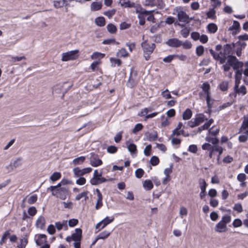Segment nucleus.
Listing matches in <instances>:
<instances>
[{
  "mask_svg": "<svg viewBox=\"0 0 248 248\" xmlns=\"http://www.w3.org/2000/svg\"><path fill=\"white\" fill-rule=\"evenodd\" d=\"M230 46L228 45L224 46L223 52L221 51L219 53H216L213 50L210 49V52L213 58L217 61H219L220 63L223 64L226 61L227 62L223 65V68L224 71H228L230 69L231 66H232L235 70H240L243 66V63L239 62L235 57L230 56Z\"/></svg>",
  "mask_w": 248,
  "mask_h": 248,
  "instance_id": "f257e3e1",
  "label": "nucleus"
},
{
  "mask_svg": "<svg viewBox=\"0 0 248 248\" xmlns=\"http://www.w3.org/2000/svg\"><path fill=\"white\" fill-rule=\"evenodd\" d=\"M223 212L227 213L222 216L221 219L216 225L215 231L219 233L225 232L228 231L227 224L230 223L232 220L231 216V210L222 208Z\"/></svg>",
  "mask_w": 248,
  "mask_h": 248,
  "instance_id": "f03ea898",
  "label": "nucleus"
},
{
  "mask_svg": "<svg viewBox=\"0 0 248 248\" xmlns=\"http://www.w3.org/2000/svg\"><path fill=\"white\" fill-rule=\"evenodd\" d=\"M62 183L63 181L58 183L57 186H50L48 188V189L51 191L53 196H56L62 200H64L66 199L68 189L66 186H62Z\"/></svg>",
  "mask_w": 248,
  "mask_h": 248,
  "instance_id": "7ed1b4c3",
  "label": "nucleus"
},
{
  "mask_svg": "<svg viewBox=\"0 0 248 248\" xmlns=\"http://www.w3.org/2000/svg\"><path fill=\"white\" fill-rule=\"evenodd\" d=\"M135 12L138 14V17L139 19V24L140 25H143L145 23V16L149 15L150 14L154 12L153 11H147L143 8L140 4H137L135 7Z\"/></svg>",
  "mask_w": 248,
  "mask_h": 248,
  "instance_id": "20e7f679",
  "label": "nucleus"
},
{
  "mask_svg": "<svg viewBox=\"0 0 248 248\" xmlns=\"http://www.w3.org/2000/svg\"><path fill=\"white\" fill-rule=\"evenodd\" d=\"M81 236V229L77 228L75 229V232L71 236H67L66 237V240L68 242L74 241V246L75 248H80Z\"/></svg>",
  "mask_w": 248,
  "mask_h": 248,
  "instance_id": "39448f33",
  "label": "nucleus"
},
{
  "mask_svg": "<svg viewBox=\"0 0 248 248\" xmlns=\"http://www.w3.org/2000/svg\"><path fill=\"white\" fill-rule=\"evenodd\" d=\"M202 91L200 93V96L201 98H205L207 106L209 108L212 104L210 98V86L207 82L203 83L202 86Z\"/></svg>",
  "mask_w": 248,
  "mask_h": 248,
  "instance_id": "423d86ee",
  "label": "nucleus"
},
{
  "mask_svg": "<svg viewBox=\"0 0 248 248\" xmlns=\"http://www.w3.org/2000/svg\"><path fill=\"white\" fill-rule=\"evenodd\" d=\"M141 46L143 50V55L145 60H148L155 47V44L149 43L147 40H145L141 44Z\"/></svg>",
  "mask_w": 248,
  "mask_h": 248,
  "instance_id": "0eeeda50",
  "label": "nucleus"
},
{
  "mask_svg": "<svg viewBox=\"0 0 248 248\" xmlns=\"http://www.w3.org/2000/svg\"><path fill=\"white\" fill-rule=\"evenodd\" d=\"M173 14L177 15L178 20L181 22L189 23L192 19L180 7H176L174 10Z\"/></svg>",
  "mask_w": 248,
  "mask_h": 248,
  "instance_id": "6e6552de",
  "label": "nucleus"
},
{
  "mask_svg": "<svg viewBox=\"0 0 248 248\" xmlns=\"http://www.w3.org/2000/svg\"><path fill=\"white\" fill-rule=\"evenodd\" d=\"M78 49H75L62 53L61 60L62 62H67L76 60L78 57Z\"/></svg>",
  "mask_w": 248,
  "mask_h": 248,
  "instance_id": "1a4fd4ad",
  "label": "nucleus"
},
{
  "mask_svg": "<svg viewBox=\"0 0 248 248\" xmlns=\"http://www.w3.org/2000/svg\"><path fill=\"white\" fill-rule=\"evenodd\" d=\"M144 5L146 6L157 7L158 8H163L165 4L162 0H145Z\"/></svg>",
  "mask_w": 248,
  "mask_h": 248,
  "instance_id": "9d476101",
  "label": "nucleus"
},
{
  "mask_svg": "<svg viewBox=\"0 0 248 248\" xmlns=\"http://www.w3.org/2000/svg\"><path fill=\"white\" fill-rule=\"evenodd\" d=\"M92 171V168L90 167L85 168L82 169L77 167L73 169V172L75 177H81L86 174L90 173Z\"/></svg>",
  "mask_w": 248,
  "mask_h": 248,
  "instance_id": "9b49d317",
  "label": "nucleus"
},
{
  "mask_svg": "<svg viewBox=\"0 0 248 248\" xmlns=\"http://www.w3.org/2000/svg\"><path fill=\"white\" fill-rule=\"evenodd\" d=\"M247 93V89L244 85L233 87V92L230 94L231 96L236 98L237 96H243Z\"/></svg>",
  "mask_w": 248,
  "mask_h": 248,
  "instance_id": "f8f14e48",
  "label": "nucleus"
},
{
  "mask_svg": "<svg viewBox=\"0 0 248 248\" xmlns=\"http://www.w3.org/2000/svg\"><path fill=\"white\" fill-rule=\"evenodd\" d=\"M114 220V217H107L106 218L103 219L102 220L98 222L95 226V229L98 230V231L104 228L108 224L111 223Z\"/></svg>",
  "mask_w": 248,
  "mask_h": 248,
  "instance_id": "ddd939ff",
  "label": "nucleus"
},
{
  "mask_svg": "<svg viewBox=\"0 0 248 248\" xmlns=\"http://www.w3.org/2000/svg\"><path fill=\"white\" fill-rule=\"evenodd\" d=\"M173 164H171L170 167L164 169L163 173L165 177L162 180V183L164 185L167 184L170 180V174L172 172Z\"/></svg>",
  "mask_w": 248,
  "mask_h": 248,
  "instance_id": "4468645a",
  "label": "nucleus"
},
{
  "mask_svg": "<svg viewBox=\"0 0 248 248\" xmlns=\"http://www.w3.org/2000/svg\"><path fill=\"white\" fill-rule=\"evenodd\" d=\"M102 161L99 158L97 155L91 154L90 157V163L93 167H97L102 164Z\"/></svg>",
  "mask_w": 248,
  "mask_h": 248,
  "instance_id": "2eb2a0df",
  "label": "nucleus"
},
{
  "mask_svg": "<svg viewBox=\"0 0 248 248\" xmlns=\"http://www.w3.org/2000/svg\"><path fill=\"white\" fill-rule=\"evenodd\" d=\"M34 239L37 246H43L46 244L47 237L45 234H37L35 235Z\"/></svg>",
  "mask_w": 248,
  "mask_h": 248,
  "instance_id": "dca6fc26",
  "label": "nucleus"
},
{
  "mask_svg": "<svg viewBox=\"0 0 248 248\" xmlns=\"http://www.w3.org/2000/svg\"><path fill=\"white\" fill-rule=\"evenodd\" d=\"M166 44L169 46L176 47L181 46L182 42L176 38H172L168 40Z\"/></svg>",
  "mask_w": 248,
  "mask_h": 248,
  "instance_id": "f3484780",
  "label": "nucleus"
},
{
  "mask_svg": "<svg viewBox=\"0 0 248 248\" xmlns=\"http://www.w3.org/2000/svg\"><path fill=\"white\" fill-rule=\"evenodd\" d=\"M215 152H217L218 153V157L221 155L223 152V149L222 147L219 146L218 145H215L212 148V150L210 152L209 154V156L210 158H212L213 155L215 154Z\"/></svg>",
  "mask_w": 248,
  "mask_h": 248,
  "instance_id": "a211bd4d",
  "label": "nucleus"
},
{
  "mask_svg": "<svg viewBox=\"0 0 248 248\" xmlns=\"http://www.w3.org/2000/svg\"><path fill=\"white\" fill-rule=\"evenodd\" d=\"M46 224V220L44 217H39L36 222V227L40 229H44Z\"/></svg>",
  "mask_w": 248,
  "mask_h": 248,
  "instance_id": "6ab92c4d",
  "label": "nucleus"
},
{
  "mask_svg": "<svg viewBox=\"0 0 248 248\" xmlns=\"http://www.w3.org/2000/svg\"><path fill=\"white\" fill-rule=\"evenodd\" d=\"M102 171L98 172L97 170H95L93 172V177L97 180L100 183H104L107 181V179L102 177Z\"/></svg>",
  "mask_w": 248,
  "mask_h": 248,
  "instance_id": "aec40b11",
  "label": "nucleus"
},
{
  "mask_svg": "<svg viewBox=\"0 0 248 248\" xmlns=\"http://www.w3.org/2000/svg\"><path fill=\"white\" fill-rule=\"evenodd\" d=\"M125 144L127 147L128 150L131 155L137 154V146L135 144L130 143L129 141H126Z\"/></svg>",
  "mask_w": 248,
  "mask_h": 248,
  "instance_id": "412c9836",
  "label": "nucleus"
},
{
  "mask_svg": "<svg viewBox=\"0 0 248 248\" xmlns=\"http://www.w3.org/2000/svg\"><path fill=\"white\" fill-rule=\"evenodd\" d=\"M96 192L97 195V202L95 205V208L96 209H98L101 208L103 205L102 204V195L100 193L99 190L98 189H96Z\"/></svg>",
  "mask_w": 248,
  "mask_h": 248,
  "instance_id": "4be33fe9",
  "label": "nucleus"
},
{
  "mask_svg": "<svg viewBox=\"0 0 248 248\" xmlns=\"http://www.w3.org/2000/svg\"><path fill=\"white\" fill-rule=\"evenodd\" d=\"M70 0H55L53 1V5L56 8L62 7L68 5V1Z\"/></svg>",
  "mask_w": 248,
  "mask_h": 248,
  "instance_id": "5701e85b",
  "label": "nucleus"
},
{
  "mask_svg": "<svg viewBox=\"0 0 248 248\" xmlns=\"http://www.w3.org/2000/svg\"><path fill=\"white\" fill-rule=\"evenodd\" d=\"M55 227L59 231L61 230L63 228L67 229V221L63 220L62 221L56 222L55 223Z\"/></svg>",
  "mask_w": 248,
  "mask_h": 248,
  "instance_id": "b1692460",
  "label": "nucleus"
},
{
  "mask_svg": "<svg viewBox=\"0 0 248 248\" xmlns=\"http://www.w3.org/2000/svg\"><path fill=\"white\" fill-rule=\"evenodd\" d=\"M120 3L122 6L124 7H134L136 5L133 2H131L129 0H120Z\"/></svg>",
  "mask_w": 248,
  "mask_h": 248,
  "instance_id": "393cba45",
  "label": "nucleus"
},
{
  "mask_svg": "<svg viewBox=\"0 0 248 248\" xmlns=\"http://www.w3.org/2000/svg\"><path fill=\"white\" fill-rule=\"evenodd\" d=\"M153 186V184L150 180H146L143 183V187L146 190H151Z\"/></svg>",
  "mask_w": 248,
  "mask_h": 248,
  "instance_id": "a878e982",
  "label": "nucleus"
},
{
  "mask_svg": "<svg viewBox=\"0 0 248 248\" xmlns=\"http://www.w3.org/2000/svg\"><path fill=\"white\" fill-rule=\"evenodd\" d=\"M129 54L127 50L124 48H122L119 49L116 53V56L117 57L125 58L128 57Z\"/></svg>",
  "mask_w": 248,
  "mask_h": 248,
  "instance_id": "bb28decb",
  "label": "nucleus"
},
{
  "mask_svg": "<svg viewBox=\"0 0 248 248\" xmlns=\"http://www.w3.org/2000/svg\"><path fill=\"white\" fill-rule=\"evenodd\" d=\"M102 4L100 2H93L91 4V10L92 11L99 10L101 9Z\"/></svg>",
  "mask_w": 248,
  "mask_h": 248,
  "instance_id": "cd10ccee",
  "label": "nucleus"
},
{
  "mask_svg": "<svg viewBox=\"0 0 248 248\" xmlns=\"http://www.w3.org/2000/svg\"><path fill=\"white\" fill-rule=\"evenodd\" d=\"M22 163V159L18 157L14 160L11 163V165L13 169H16L21 165Z\"/></svg>",
  "mask_w": 248,
  "mask_h": 248,
  "instance_id": "c85d7f7f",
  "label": "nucleus"
},
{
  "mask_svg": "<svg viewBox=\"0 0 248 248\" xmlns=\"http://www.w3.org/2000/svg\"><path fill=\"white\" fill-rule=\"evenodd\" d=\"M109 60L111 66L112 67H115L116 66H119L122 64V61L120 59L117 58H110Z\"/></svg>",
  "mask_w": 248,
  "mask_h": 248,
  "instance_id": "c756f323",
  "label": "nucleus"
},
{
  "mask_svg": "<svg viewBox=\"0 0 248 248\" xmlns=\"http://www.w3.org/2000/svg\"><path fill=\"white\" fill-rule=\"evenodd\" d=\"M105 56V54L104 53H101L98 52H93L92 55L91 56V58L92 60L96 59L97 61H100V60L103 58Z\"/></svg>",
  "mask_w": 248,
  "mask_h": 248,
  "instance_id": "7c9ffc66",
  "label": "nucleus"
},
{
  "mask_svg": "<svg viewBox=\"0 0 248 248\" xmlns=\"http://www.w3.org/2000/svg\"><path fill=\"white\" fill-rule=\"evenodd\" d=\"M208 31L211 33H215L217 30V26L214 23H210L207 25Z\"/></svg>",
  "mask_w": 248,
  "mask_h": 248,
  "instance_id": "2f4dec72",
  "label": "nucleus"
},
{
  "mask_svg": "<svg viewBox=\"0 0 248 248\" xmlns=\"http://www.w3.org/2000/svg\"><path fill=\"white\" fill-rule=\"evenodd\" d=\"M205 120H206V119L204 115L202 114L197 115L195 118V121L198 125L202 123Z\"/></svg>",
  "mask_w": 248,
  "mask_h": 248,
  "instance_id": "473e14b6",
  "label": "nucleus"
},
{
  "mask_svg": "<svg viewBox=\"0 0 248 248\" xmlns=\"http://www.w3.org/2000/svg\"><path fill=\"white\" fill-rule=\"evenodd\" d=\"M110 234V232L107 231H104L100 233L97 236V239L105 240L108 238Z\"/></svg>",
  "mask_w": 248,
  "mask_h": 248,
  "instance_id": "72a5a7b5",
  "label": "nucleus"
},
{
  "mask_svg": "<svg viewBox=\"0 0 248 248\" xmlns=\"http://www.w3.org/2000/svg\"><path fill=\"white\" fill-rule=\"evenodd\" d=\"M180 135H182L185 137H186V136H188V134L185 133L183 130H179V129L175 128L173 130L171 136L174 137L175 136H179Z\"/></svg>",
  "mask_w": 248,
  "mask_h": 248,
  "instance_id": "f704fd0d",
  "label": "nucleus"
},
{
  "mask_svg": "<svg viewBox=\"0 0 248 248\" xmlns=\"http://www.w3.org/2000/svg\"><path fill=\"white\" fill-rule=\"evenodd\" d=\"M192 115V111L189 109H186L183 113L182 117L184 120H188L190 119Z\"/></svg>",
  "mask_w": 248,
  "mask_h": 248,
  "instance_id": "c9c22d12",
  "label": "nucleus"
},
{
  "mask_svg": "<svg viewBox=\"0 0 248 248\" xmlns=\"http://www.w3.org/2000/svg\"><path fill=\"white\" fill-rule=\"evenodd\" d=\"M205 140L208 142H211L213 145H217L218 143L219 140L215 137H211L210 135L207 136L205 138Z\"/></svg>",
  "mask_w": 248,
  "mask_h": 248,
  "instance_id": "e433bc0d",
  "label": "nucleus"
},
{
  "mask_svg": "<svg viewBox=\"0 0 248 248\" xmlns=\"http://www.w3.org/2000/svg\"><path fill=\"white\" fill-rule=\"evenodd\" d=\"M95 23L98 26L102 27L105 25V19L104 17L99 16L95 18Z\"/></svg>",
  "mask_w": 248,
  "mask_h": 248,
  "instance_id": "4c0bfd02",
  "label": "nucleus"
},
{
  "mask_svg": "<svg viewBox=\"0 0 248 248\" xmlns=\"http://www.w3.org/2000/svg\"><path fill=\"white\" fill-rule=\"evenodd\" d=\"M85 157L83 156H81L75 158L73 160V163L74 165H80L83 163L85 160Z\"/></svg>",
  "mask_w": 248,
  "mask_h": 248,
  "instance_id": "58836bf2",
  "label": "nucleus"
},
{
  "mask_svg": "<svg viewBox=\"0 0 248 248\" xmlns=\"http://www.w3.org/2000/svg\"><path fill=\"white\" fill-rule=\"evenodd\" d=\"M88 192L87 191H83L81 193H79L78 195H77L75 198V200L76 201H79L81 198H84L85 201H86L88 199Z\"/></svg>",
  "mask_w": 248,
  "mask_h": 248,
  "instance_id": "ea45409f",
  "label": "nucleus"
},
{
  "mask_svg": "<svg viewBox=\"0 0 248 248\" xmlns=\"http://www.w3.org/2000/svg\"><path fill=\"white\" fill-rule=\"evenodd\" d=\"M161 119H162L160 124L161 127H165L170 124V120L168 118H166L164 115H162Z\"/></svg>",
  "mask_w": 248,
  "mask_h": 248,
  "instance_id": "a19ab883",
  "label": "nucleus"
},
{
  "mask_svg": "<svg viewBox=\"0 0 248 248\" xmlns=\"http://www.w3.org/2000/svg\"><path fill=\"white\" fill-rule=\"evenodd\" d=\"M241 131H248V116H245L241 128Z\"/></svg>",
  "mask_w": 248,
  "mask_h": 248,
  "instance_id": "79ce46f5",
  "label": "nucleus"
},
{
  "mask_svg": "<svg viewBox=\"0 0 248 248\" xmlns=\"http://www.w3.org/2000/svg\"><path fill=\"white\" fill-rule=\"evenodd\" d=\"M243 134L239 137V140L241 142H245L248 138V131H241Z\"/></svg>",
  "mask_w": 248,
  "mask_h": 248,
  "instance_id": "37998d69",
  "label": "nucleus"
},
{
  "mask_svg": "<svg viewBox=\"0 0 248 248\" xmlns=\"http://www.w3.org/2000/svg\"><path fill=\"white\" fill-rule=\"evenodd\" d=\"M152 110V108L151 107L144 108L140 110L139 114V116L143 117L145 115L148 114V113L151 112Z\"/></svg>",
  "mask_w": 248,
  "mask_h": 248,
  "instance_id": "c03bdc74",
  "label": "nucleus"
},
{
  "mask_svg": "<svg viewBox=\"0 0 248 248\" xmlns=\"http://www.w3.org/2000/svg\"><path fill=\"white\" fill-rule=\"evenodd\" d=\"M199 186L201 191L206 190L207 184L204 179H200L199 181Z\"/></svg>",
  "mask_w": 248,
  "mask_h": 248,
  "instance_id": "a18cd8bd",
  "label": "nucleus"
},
{
  "mask_svg": "<svg viewBox=\"0 0 248 248\" xmlns=\"http://www.w3.org/2000/svg\"><path fill=\"white\" fill-rule=\"evenodd\" d=\"M143 127V126L141 124L139 123L136 124L132 129L133 133L134 134H137L139 131L141 130Z\"/></svg>",
  "mask_w": 248,
  "mask_h": 248,
  "instance_id": "49530a36",
  "label": "nucleus"
},
{
  "mask_svg": "<svg viewBox=\"0 0 248 248\" xmlns=\"http://www.w3.org/2000/svg\"><path fill=\"white\" fill-rule=\"evenodd\" d=\"M107 28L108 31L111 33H114L116 32V27L111 23L108 24L107 25Z\"/></svg>",
  "mask_w": 248,
  "mask_h": 248,
  "instance_id": "de8ad7c7",
  "label": "nucleus"
},
{
  "mask_svg": "<svg viewBox=\"0 0 248 248\" xmlns=\"http://www.w3.org/2000/svg\"><path fill=\"white\" fill-rule=\"evenodd\" d=\"M61 177V174L60 172H55L52 174L50 179L52 181L55 182L59 180Z\"/></svg>",
  "mask_w": 248,
  "mask_h": 248,
  "instance_id": "09e8293b",
  "label": "nucleus"
},
{
  "mask_svg": "<svg viewBox=\"0 0 248 248\" xmlns=\"http://www.w3.org/2000/svg\"><path fill=\"white\" fill-rule=\"evenodd\" d=\"M28 243L26 238H23L20 240L19 244L17 245L18 248H25Z\"/></svg>",
  "mask_w": 248,
  "mask_h": 248,
  "instance_id": "8fccbe9b",
  "label": "nucleus"
},
{
  "mask_svg": "<svg viewBox=\"0 0 248 248\" xmlns=\"http://www.w3.org/2000/svg\"><path fill=\"white\" fill-rule=\"evenodd\" d=\"M216 11L214 9H210L207 13V16L209 18L215 19L216 18Z\"/></svg>",
  "mask_w": 248,
  "mask_h": 248,
  "instance_id": "3c124183",
  "label": "nucleus"
},
{
  "mask_svg": "<svg viewBox=\"0 0 248 248\" xmlns=\"http://www.w3.org/2000/svg\"><path fill=\"white\" fill-rule=\"evenodd\" d=\"M232 225L234 228L240 227L242 225V221L239 218H236L232 222Z\"/></svg>",
  "mask_w": 248,
  "mask_h": 248,
  "instance_id": "603ef678",
  "label": "nucleus"
},
{
  "mask_svg": "<svg viewBox=\"0 0 248 248\" xmlns=\"http://www.w3.org/2000/svg\"><path fill=\"white\" fill-rule=\"evenodd\" d=\"M229 83L227 81H223L219 85V88L222 91H226L228 90Z\"/></svg>",
  "mask_w": 248,
  "mask_h": 248,
  "instance_id": "864d4df0",
  "label": "nucleus"
},
{
  "mask_svg": "<svg viewBox=\"0 0 248 248\" xmlns=\"http://www.w3.org/2000/svg\"><path fill=\"white\" fill-rule=\"evenodd\" d=\"M213 123V120L210 119L208 122L205 123L203 125L199 128L200 131L207 129L211 124Z\"/></svg>",
  "mask_w": 248,
  "mask_h": 248,
  "instance_id": "5fc2aeb1",
  "label": "nucleus"
},
{
  "mask_svg": "<svg viewBox=\"0 0 248 248\" xmlns=\"http://www.w3.org/2000/svg\"><path fill=\"white\" fill-rule=\"evenodd\" d=\"M159 162V159L158 157L153 156L150 159V163L153 166H156Z\"/></svg>",
  "mask_w": 248,
  "mask_h": 248,
  "instance_id": "6e6d98bb",
  "label": "nucleus"
},
{
  "mask_svg": "<svg viewBox=\"0 0 248 248\" xmlns=\"http://www.w3.org/2000/svg\"><path fill=\"white\" fill-rule=\"evenodd\" d=\"M37 200V196L33 195L29 197L27 200V202L29 204H33L36 202Z\"/></svg>",
  "mask_w": 248,
  "mask_h": 248,
  "instance_id": "4d7b16f0",
  "label": "nucleus"
},
{
  "mask_svg": "<svg viewBox=\"0 0 248 248\" xmlns=\"http://www.w3.org/2000/svg\"><path fill=\"white\" fill-rule=\"evenodd\" d=\"M10 232L9 231H6L3 234L1 239L0 241V245H2L3 243L5 242L6 240L7 239V237L8 235H9Z\"/></svg>",
  "mask_w": 248,
  "mask_h": 248,
  "instance_id": "13d9d810",
  "label": "nucleus"
},
{
  "mask_svg": "<svg viewBox=\"0 0 248 248\" xmlns=\"http://www.w3.org/2000/svg\"><path fill=\"white\" fill-rule=\"evenodd\" d=\"M204 47L202 46H199L196 48V54L197 56H201L204 53Z\"/></svg>",
  "mask_w": 248,
  "mask_h": 248,
  "instance_id": "bf43d9fd",
  "label": "nucleus"
},
{
  "mask_svg": "<svg viewBox=\"0 0 248 248\" xmlns=\"http://www.w3.org/2000/svg\"><path fill=\"white\" fill-rule=\"evenodd\" d=\"M161 95L163 98L166 99H170L171 98V96L170 93L168 89L161 92Z\"/></svg>",
  "mask_w": 248,
  "mask_h": 248,
  "instance_id": "052dcab7",
  "label": "nucleus"
},
{
  "mask_svg": "<svg viewBox=\"0 0 248 248\" xmlns=\"http://www.w3.org/2000/svg\"><path fill=\"white\" fill-rule=\"evenodd\" d=\"M240 30V24L237 21H234L232 25L229 28V30Z\"/></svg>",
  "mask_w": 248,
  "mask_h": 248,
  "instance_id": "680f3d73",
  "label": "nucleus"
},
{
  "mask_svg": "<svg viewBox=\"0 0 248 248\" xmlns=\"http://www.w3.org/2000/svg\"><path fill=\"white\" fill-rule=\"evenodd\" d=\"M79 178L76 180V183L79 186H82L86 183V180L82 177H78Z\"/></svg>",
  "mask_w": 248,
  "mask_h": 248,
  "instance_id": "e2e57ef3",
  "label": "nucleus"
},
{
  "mask_svg": "<svg viewBox=\"0 0 248 248\" xmlns=\"http://www.w3.org/2000/svg\"><path fill=\"white\" fill-rule=\"evenodd\" d=\"M78 222V220L76 218H72L68 221V225L70 227H74L76 226Z\"/></svg>",
  "mask_w": 248,
  "mask_h": 248,
  "instance_id": "0e129e2a",
  "label": "nucleus"
},
{
  "mask_svg": "<svg viewBox=\"0 0 248 248\" xmlns=\"http://www.w3.org/2000/svg\"><path fill=\"white\" fill-rule=\"evenodd\" d=\"M247 176L245 173H239L237 177V180L240 182H245Z\"/></svg>",
  "mask_w": 248,
  "mask_h": 248,
  "instance_id": "69168bd1",
  "label": "nucleus"
},
{
  "mask_svg": "<svg viewBox=\"0 0 248 248\" xmlns=\"http://www.w3.org/2000/svg\"><path fill=\"white\" fill-rule=\"evenodd\" d=\"M182 35L184 37H187L189 33V30L186 27L184 28L181 31Z\"/></svg>",
  "mask_w": 248,
  "mask_h": 248,
  "instance_id": "338daca9",
  "label": "nucleus"
},
{
  "mask_svg": "<svg viewBox=\"0 0 248 248\" xmlns=\"http://www.w3.org/2000/svg\"><path fill=\"white\" fill-rule=\"evenodd\" d=\"M233 209L238 213H241L243 211V207L240 203H236L234 204Z\"/></svg>",
  "mask_w": 248,
  "mask_h": 248,
  "instance_id": "774afa93",
  "label": "nucleus"
}]
</instances>
